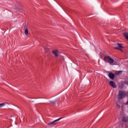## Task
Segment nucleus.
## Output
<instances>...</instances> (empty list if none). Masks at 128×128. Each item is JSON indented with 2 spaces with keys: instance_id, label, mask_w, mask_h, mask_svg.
I'll return each instance as SVG.
<instances>
[{
  "instance_id": "f257e3e1",
  "label": "nucleus",
  "mask_w": 128,
  "mask_h": 128,
  "mask_svg": "<svg viewBox=\"0 0 128 128\" xmlns=\"http://www.w3.org/2000/svg\"><path fill=\"white\" fill-rule=\"evenodd\" d=\"M103 60H104V62H108L111 65L114 64V60L110 58V56H105Z\"/></svg>"
},
{
  "instance_id": "f03ea898",
  "label": "nucleus",
  "mask_w": 128,
  "mask_h": 128,
  "mask_svg": "<svg viewBox=\"0 0 128 128\" xmlns=\"http://www.w3.org/2000/svg\"><path fill=\"white\" fill-rule=\"evenodd\" d=\"M126 96V92L124 91H120L118 92V100H122Z\"/></svg>"
},
{
  "instance_id": "7ed1b4c3",
  "label": "nucleus",
  "mask_w": 128,
  "mask_h": 128,
  "mask_svg": "<svg viewBox=\"0 0 128 128\" xmlns=\"http://www.w3.org/2000/svg\"><path fill=\"white\" fill-rule=\"evenodd\" d=\"M62 118H64V117H61L57 120H54V121L50 122L48 124V126H56V124H58L59 120H60Z\"/></svg>"
},
{
  "instance_id": "20e7f679",
  "label": "nucleus",
  "mask_w": 128,
  "mask_h": 128,
  "mask_svg": "<svg viewBox=\"0 0 128 128\" xmlns=\"http://www.w3.org/2000/svg\"><path fill=\"white\" fill-rule=\"evenodd\" d=\"M52 52L56 58H58V55L60 54V52H58V50H52Z\"/></svg>"
},
{
  "instance_id": "39448f33",
  "label": "nucleus",
  "mask_w": 128,
  "mask_h": 128,
  "mask_svg": "<svg viewBox=\"0 0 128 128\" xmlns=\"http://www.w3.org/2000/svg\"><path fill=\"white\" fill-rule=\"evenodd\" d=\"M108 76L110 78V80H114L115 75L114 74V73L110 72V73L108 74Z\"/></svg>"
},
{
  "instance_id": "423d86ee",
  "label": "nucleus",
  "mask_w": 128,
  "mask_h": 128,
  "mask_svg": "<svg viewBox=\"0 0 128 128\" xmlns=\"http://www.w3.org/2000/svg\"><path fill=\"white\" fill-rule=\"evenodd\" d=\"M109 84L110 86H112V88H116V83H114V82L112 81H110L109 82Z\"/></svg>"
},
{
  "instance_id": "0eeeda50",
  "label": "nucleus",
  "mask_w": 128,
  "mask_h": 128,
  "mask_svg": "<svg viewBox=\"0 0 128 128\" xmlns=\"http://www.w3.org/2000/svg\"><path fill=\"white\" fill-rule=\"evenodd\" d=\"M24 34H26V36H28V24H26L24 27Z\"/></svg>"
},
{
  "instance_id": "6e6552de",
  "label": "nucleus",
  "mask_w": 128,
  "mask_h": 128,
  "mask_svg": "<svg viewBox=\"0 0 128 128\" xmlns=\"http://www.w3.org/2000/svg\"><path fill=\"white\" fill-rule=\"evenodd\" d=\"M117 46L118 47H115L114 48L115 50H120V48H122V44L120 43H117Z\"/></svg>"
},
{
  "instance_id": "1a4fd4ad",
  "label": "nucleus",
  "mask_w": 128,
  "mask_h": 128,
  "mask_svg": "<svg viewBox=\"0 0 128 128\" xmlns=\"http://www.w3.org/2000/svg\"><path fill=\"white\" fill-rule=\"evenodd\" d=\"M122 122H128V118L123 117L122 118Z\"/></svg>"
},
{
  "instance_id": "9d476101",
  "label": "nucleus",
  "mask_w": 128,
  "mask_h": 128,
  "mask_svg": "<svg viewBox=\"0 0 128 128\" xmlns=\"http://www.w3.org/2000/svg\"><path fill=\"white\" fill-rule=\"evenodd\" d=\"M124 36H125L126 38L128 40V32H125L124 34Z\"/></svg>"
},
{
  "instance_id": "9b49d317",
  "label": "nucleus",
  "mask_w": 128,
  "mask_h": 128,
  "mask_svg": "<svg viewBox=\"0 0 128 128\" xmlns=\"http://www.w3.org/2000/svg\"><path fill=\"white\" fill-rule=\"evenodd\" d=\"M122 71H116L115 72V74H116L117 76H119V74H120V72H122Z\"/></svg>"
},
{
  "instance_id": "f8f14e48",
  "label": "nucleus",
  "mask_w": 128,
  "mask_h": 128,
  "mask_svg": "<svg viewBox=\"0 0 128 128\" xmlns=\"http://www.w3.org/2000/svg\"><path fill=\"white\" fill-rule=\"evenodd\" d=\"M4 106H5L4 103L0 104V108H2Z\"/></svg>"
},
{
  "instance_id": "ddd939ff",
  "label": "nucleus",
  "mask_w": 128,
  "mask_h": 128,
  "mask_svg": "<svg viewBox=\"0 0 128 128\" xmlns=\"http://www.w3.org/2000/svg\"><path fill=\"white\" fill-rule=\"evenodd\" d=\"M14 10L16 12H18L19 10L18 8L14 9Z\"/></svg>"
},
{
  "instance_id": "4468645a",
  "label": "nucleus",
  "mask_w": 128,
  "mask_h": 128,
  "mask_svg": "<svg viewBox=\"0 0 128 128\" xmlns=\"http://www.w3.org/2000/svg\"><path fill=\"white\" fill-rule=\"evenodd\" d=\"M51 102V104H55V103H56V102Z\"/></svg>"
},
{
  "instance_id": "2eb2a0df",
  "label": "nucleus",
  "mask_w": 128,
  "mask_h": 128,
  "mask_svg": "<svg viewBox=\"0 0 128 128\" xmlns=\"http://www.w3.org/2000/svg\"><path fill=\"white\" fill-rule=\"evenodd\" d=\"M120 50H121V52H122V50L120 48Z\"/></svg>"
},
{
  "instance_id": "dca6fc26",
  "label": "nucleus",
  "mask_w": 128,
  "mask_h": 128,
  "mask_svg": "<svg viewBox=\"0 0 128 128\" xmlns=\"http://www.w3.org/2000/svg\"><path fill=\"white\" fill-rule=\"evenodd\" d=\"M116 106H118V104H116Z\"/></svg>"
}]
</instances>
